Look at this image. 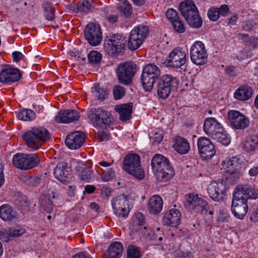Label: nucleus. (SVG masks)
<instances>
[{
    "mask_svg": "<svg viewBox=\"0 0 258 258\" xmlns=\"http://www.w3.org/2000/svg\"><path fill=\"white\" fill-rule=\"evenodd\" d=\"M45 18L49 21L55 19V10L51 3L45 2L42 4Z\"/></svg>",
    "mask_w": 258,
    "mask_h": 258,
    "instance_id": "e433bc0d",
    "label": "nucleus"
},
{
    "mask_svg": "<svg viewBox=\"0 0 258 258\" xmlns=\"http://www.w3.org/2000/svg\"><path fill=\"white\" fill-rule=\"evenodd\" d=\"M181 213L178 209H171L163 217V224L170 227H176L180 222Z\"/></svg>",
    "mask_w": 258,
    "mask_h": 258,
    "instance_id": "393cba45",
    "label": "nucleus"
},
{
    "mask_svg": "<svg viewBox=\"0 0 258 258\" xmlns=\"http://www.w3.org/2000/svg\"><path fill=\"white\" fill-rule=\"evenodd\" d=\"M17 117L20 120L31 121L35 118V113L31 109H23L18 113Z\"/></svg>",
    "mask_w": 258,
    "mask_h": 258,
    "instance_id": "37998d69",
    "label": "nucleus"
},
{
    "mask_svg": "<svg viewBox=\"0 0 258 258\" xmlns=\"http://www.w3.org/2000/svg\"><path fill=\"white\" fill-rule=\"evenodd\" d=\"M143 43V41L136 35L135 31H131L128 40V48L132 51L137 49Z\"/></svg>",
    "mask_w": 258,
    "mask_h": 258,
    "instance_id": "c9c22d12",
    "label": "nucleus"
},
{
    "mask_svg": "<svg viewBox=\"0 0 258 258\" xmlns=\"http://www.w3.org/2000/svg\"><path fill=\"white\" fill-rule=\"evenodd\" d=\"M233 194L238 195L239 196H241L242 198H245L246 201L248 199H258V192L255 191L251 185L247 184L238 185Z\"/></svg>",
    "mask_w": 258,
    "mask_h": 258,
    "instance_id": "b1692460",
    "label": "nucleus"
},
{
    "mask_svg": "<svg viewBox=\"0 0 258 258\" xmlns=\"http://www.w3.org/2000/svg\"><path fill=\"white\" fill-rule=\"evenodd\" d=\"M49 131L42 126H36L27 131L23 135V139L29 148L36 150L50 138Z\"/></svg>",
    "mask_w": 258,
    "mask_h": 258,
    "instance_id": "7ed1b4c3",
    "label": "nucleus"
},
{
    "mask_svg": "<svg viewBox=\"0 0 258 258\" xmlns=\"http://www.w3.org/2000/svg\"><path fill=\"white\" fill-rule=\"evenodd\" d=\"M115 176L114 171L112 168H109L107 171L103 172L101 178L103 181H108Z\"/></svg>",
    "mask_w": 258,
    "mask_h": 258,
    "instance_id": "13d9d810",
    "label": "nucleus"
},
{
    "mask_svg": "<svg viewBox=\"0 0 258 258\" xmlns=\"http://www.w3.org/2000/svg\"><path fill=\"white\" fill-rule=\"evenodd\" d=\"M142 253L140 247L135 245H129L126 249V258H142Z\"/></svg>",
    "mask_w": 258,
    "mask_h": 258,
    "instance_id": "ea45409f",
    "label": "nucleus"
},
{
    "mask_svg": "<svg viewBox=\"0 0 258 258\" xmlns=\"http://www.w3.org/2000/svg\"><path fill=\"white\" fill-rule=\"evenodd\" d=\"M179 10L188 25L194 28L199 29L203 25V20L194 2L185 0L181 2Z\"/></svg>",
    "mask_w": 258,
    "mask_h": 258,
    "instance_id": "20e7f679",
    "label": "nucleus"
},
{
    "mask_svg": "<svg viewBox=\"0 0 258 258\" xmlns=\"http://www.w3.org/2000/svg\"><path fill=\"white\" fill-rule=\"evenodd\" d=\"M114 214L119 217L125 218L126 217L130 212V208L128 207H121L118 210L113 209Z\"/></svg>",
    "mask_w": 258,
    "mask_h": 258,
    "instance_id": "6e6d98bb",
    "label": "nucleus"
},
{
    "mask_svg": "<svg viewBox=\"0 0 258 258\" xmlns=\"http://www.w3.org/2000/svg\"><path fill=\"white\" fill-rule=\"evenodd\" d=\"M172 25L177 33H183L185 31L184 23L180 19L172 23Z\"/></svg>",
    "mask_w": 258,
    "mask_h": 258,
    "instance_id": "5fc2aeb1",
    "label": "nucleus"
},
{
    "mask_svg": "<svg viewBox=\"0 0 258 258\" xmlns=\"http://www.w3.org/2000/svg\"><path fill=\"white\" fill-rule=\"evenodd\" d=\"M85 134L81 131H76L68 135L65 140L66 146L71 150L80 148L85 142Z\"/></svg>",
    "mask_w": 258,
    "mask_h": 258,
    "instance_id": "412c9836",
    "label": "nucleus"
},
{
    "mask_svg": "<svg viewBox=\"0 0 258 258\" xmlns=\"http://www.w3.org/2000/svg\"><path fill=\"white\" fill-rule=\"evenodd\" d=\"M253 91L252 88L247 85H241L235 91L234 97L242 101L247 100L252 96Z\"/></svg>",
    "mask_w": 258,
    "mask_h": 258,
    "instance_id": "c85d7f7f",
    "label": "nucleus"
},
{
    "mask_svg": "<svg viewBox=\"0 0 258 258\" xmlns=\"http://www.w3.org/2000/svg\"><path fill=\"white\" fill-rule=\"evenodd\" d=\"M184 205L188 210H198L203 215L213 214V212L210 210V206L207 202L202 197L197 194L190 193L184 196Z\"/></svg>",
    "mask_w": 258,
    "mask_h": 258,
    "instance_id": "0eeeda50",
    "label": "nucleus"
},
{
    "mask_svg": "<svg viewBox=\"0 0 258 258\" xmlns=\"http://www.w3.org/2000/svg\"><path fill=\"white\" fill-rule=\"evenodd\" d=\"M57 186L58 185L56 182H52L48 183L47 185V192L45 197L50 199V200L51 199L58 198L59 197V194L56 189Z\"/></svg>",
    "mask_w": 258,
    "mask_h": 258,
    "instance_id": "a19ab883",
    "label": "nucleus"
},
{
    "mask_svg": "<svg viewBox=\"0 0 258 258\" xmlns=\"http://www.w3.org/2000/svg\"><path fill=\"white\" fill-rule=\"evenodd\" d=\"M218 11L219 15H221L223 16H226L227 13L229 11L228 6L226 5H222L220 8H218Z\"/></svg>",
    "mask_w": 258,
    "mask_h": 258,
    "instance_id": "69168bd1",
    "label": "nucleus"
},
{
    "mask_svg": "<svg viewBox=\"0 0 258 258\" xmlns=\"http://www.w3.org/2000/svg\"><path fill=\"white\" fill-rule=\"evenodd\" d=\"M123 169L139 180L145 177L144 171L141 164L140 157L137 154H128L124 157Z\"/></svg>",
    "mask_w": 258,
    "mask_h": 258,
    "instance_id": "6e6552de",
    "label": "nucleus"
},
{
    "mask_svg": "<svg viewBox=\"0 0 258 258\" xmlns=\"http://www.w3.org/2000/svg\"><path fill=\"white\" fill-rule=\"evenodd\" d=\"M238 159L236 157H232L227 160L223 161V167L225 170L226 173H228L235 169H237L240 167V164L238 161Z\"/></svg>",
    "mask_w": 258,
    "mask_h": 258,
    "instance_id": "4c0bfd02",
    "label": "nucleus"
},
{
    "mask_svg": "<svg viewBox=\"0 0 258 258\" xmlns=\"http://www.w3.org/2000/svg\"><path fill=\"white\" fill-rule=\"evenodd\" d=\"M39 162L37 154L17 153L13 158V163L17 168L21 170H28L32 168Z\"/></svg>",
    "mask_w": 258,
    "mask_h": 258,
    "instance_id": "9b49d317",
    "label": "nucleus"
},
{
    "mask_svg": "<svg viewBox=\"0 0 258 258\" xmlns=\"http://www.w3.org/2000/svg\"><path fill=\"white\" fill-rule=\"evenodd\" d=\"M113 94L115 100L120 99L125 94V89L120 85H115L113 87Z\"/></svg>",
    "mask_w": 258,
    "mask_h": 258,
    "instance_id": "8fccbe9b",
    "label": "nucleus"
},
{
    "mask_svg": "<svg viewBox=\"0 0 258 258\" xmlns=\"http://www.w3.org/2000/svg\"><path fill=\"white\" fill-rule=\"evenodd\" d=\"M163 139V131L162 130H159L155 132L153 137V141L154 143L157 144L160 143Z\"/></svg>",
    "mask_w": 258,
    "mask_h": 258,
    "instance_id": "052dcab7",
    "label": "nucleus"
},
{
    "mask_svg": "<svg viewBox=\"0 0 258 258\" xmlns=\"http://www.w3.org/2000/svg\"><path fill=\"white\" fill-rule=\"evenodd\" d=\"M218 12V8H213L210 9L208 12V16L210 20L213 21H217L220 16Z\"/></svg>",
    "mask_w": 258,
    "mask_h": 258,
    "instance_id": "4d7b16f0",
    "label": "nucleus"
},
{
    "mask_svg": "<svg viewBox=\"0 0 258 258\" xmlns=\"http://www.w3.org/2000/svg\"><path fill=\"white\" fill-rule=\"evenodd\" d=\"M131 31H135L136 35H138L143 41L149 35V28L147 26L140 25L135 27Z\"/></svg>",
    "mask_w": 258,
    "mask_h": 258,
    "instance_id": "c03bdc74",
    "label": "nucleus"
},
{
    "mask_svg": "<svg viewBox=\"0 0 258 258\" xmlns=\"http://www.w3.org/2000/svg\"><path fill=\"white\" fill-rule=\"evenodd\" d=\"M250 219L253 222L258 221V208L251 214Z\"/></svg>",
    "mask_w": 258,
    "mask_h": 258,
    "instance_id": "774afa93",
    "label": "nucleus"
},
{
    "mask_svg": "<svg viewBox=\"0 0 258 258\" xmlns=\"http://www.w3.org/2000/svg\"><path fill=\"white\" fill-rule=\"evenodd\" d=\"M153 172L160 182H166L174 175V172L169 159L161 154H155L151 163Z\"/></svg>",
    "mask_w": 258,
    "mask_h": 258,
    "instance_id": "f257e3e1",
    "label": "nucleus"
},
{
    "mask_svg": "<svg viewBox=\"0 0 258 258\" xmlns=\"http://www.w3.org/2000/svg\"><path fill=\"white\" fill-rule=\"evenodd\" d=\"M71 7L76 13H78L79 12L85 13H91L94 9V6L88 0L80 1L76 5H72Z\"/></svg>",
    "mask_w": 258,
    "mask_h": 258,
    "instance_id": "473e14b6",
    "label": "nucleus"
},
{
    "mask_svg": "<svg viewBox=\"0 0 258 258\" xmlns=\"http://www.w3.org/2000/svg\"><path fill=\"white\" fill-rule=\"evenodd\" d=\"M92 93L98 100L102 101L107 98L108 91L106 89L101 87L99 84H96L95 85L94 91H92Z\"/></svg>",
    "mask_w": 258,
    "mask_h": 258,
    "instance_id": "79ce46f5",
    "label": "nucleus"
},
{
    "mask_svg": "<svg viewBox=\"0 0 258 258\" xmlns=\"http://www.w3.org/2000/svg\"><path fill=\"white\" fill-rule=\"evenodd\" d=\"M80 113L76 110H61L58 112L55 117L58 123H67L78 120Z\"/></svg>",
    "mask_w": 258,
    "mask_h": 258,
    "instance_id": "5701e85b",
    "label": "nucleus"
},
{
    "mask_svg": "<svg viewBox=\"0 0 258 258\" xmlns=\"http://www.w3.org/2000/svg\"><path fill=\"white\" fill-rule=\"evenodd\" d=\"M205 134L224 146L230 143V138L222 125L214 117L205 119L203 125Z\"/></svg>",
    "mask_w": 258,
    "mask_h": 258,
    "instance_id": "f03ea898",
    "label": "nucleus"
},
{
    "mask_svg": "<svg viewBox=\"0 0 258 258\" xmlns=\"http://www.w3.org/2000/svg\"><path fill=\"white\" fill-rule=\"evenodd\" d=\"M13 60L16 62L19 61L24 57L22 53L19 51H14L12 53Z\"/></svg>",
    "mask_w": 258,
    "mask_h": 258,
    "instance_id": "0e129e2a",
    "label": "nucleus"
},
{
    "mask_svg": "<svg viewBox=\"0 0 258 258\" xmlns=\"http://www.w3.org/2000/svg\"><path fill=\"white\" fill-rule=\"evenodd\" d=\"M21 78L19 70L10 66L3 69L0 73V82L5 84H11L19 81Z\"/></svg>",
    "mask_w": 258,
    "mask_h": 258,
    "instance_id": "aec40b11",
    "label": "nucleus"
},
{
    "mask_svg": "<svg viewBox=\"0 0 258 258\" xmlns=\"http://www.w3.org/2000/svg\"><path fill=\"white\" fill-rule=\"evenodd\" d=\"M133 103L129 102L126 104L116 105L115 110L119 114V119L125 121L131 119L132 113Z\"/></svg>",
    "mask_w": 258,
    "mask_h": 258,
    "instance_id": "c756f323",
    "label": "nucleus"
},
{
    "mask_svg": "<svg viewBox=\"0 0 258 258\" xmlns=\"http://www.w3.org/2000/svg\"><path fill=\"white\" fill-rule=\"evenodd\" d=\"M126 42L125 38L122 34L110 33L105 37L104 47L109 55L117 57L124 53Z\"/></svg>",
    "mask_w": 258,
    "mask_h": 258,
    "instance_id": "39448f33",
    "label": "nucleus"
},
{
    "mask_svg": "<svg viewBox=\"0 0 258 258\" xmlns=\"http://www.w3.org/2000/svg\"><path fill=\"white\" fill-rule=\"evenodd\" d=\"M186 54L182 48L177 47L173 49L165 59L164 63L166 66L174 68H179L186 62Z\"/></svg>",
    "mask_w": 258,
    "mask_h": 258,
    "instance_id": "2eb2a0df",
    "label": "nucleus"
},
{
    "mask_svg": "<svg viewBox=\"0 0 258 258\" xmlns=\"http://www.w3.org/2000/svg\"><path fill=\"white\" fill-rule=\"evenodd\" d=\"M24 182L28 185L36 186L38 185L41 181V178L36 176H25L23 178Z\"/></svg>",
    "mask_w": 258,
    "mask_h": 258,
    "instance_id": "09e8293b",
    "label": "nucleus"
},
{
    "mask_svg": "<svg viewBox=\"0 0 258 258\" xmlns=\"http://www.w3.org/2000/svg\"><path fill=\"white\" fill-rule=\"evenodd\" d=\"M163 208V200L158 195H154L148 201L147 209L152 215H158Z\"/></svg>",
    "mask_w": 258,
    "mask_h": 258,
    "instance_id": "cd10ccee",
    "label": "nucleus"
},
{
    "mask_svg": "<svg viewBox=\"0 0 258 258\" xmlns=\"http://www.w3.org/2000/svg\"><path fill=\"white\" fill-rule=\"evenodd\" d=\"M173 148L177 153L183 155L188 153L190 149V145L186 139L177 136L174 139Z\"/></svg>",
    "mask_w": 258,
    "mask_h": 258,
    "instance_id": "7c9ffc66",
    "label": "nucleus"
},
{
    "mask_svg": "<svg viewBox=\"0 0 258 258\" xmlns=\"http://www.w3.org/2000/svg\"><path fill=\"white\" fill-rule=\"evenodd\" d=\"M84 33L85 39L90 45L97 46L102 41V32L98 24L93 22L88 23L85 27Z\"/></svg>",
    "mask_w": 258,
    "mask_h": 258,
    "instance_id": "4468645a",
    "label": "nucleus"
},
{
    "mask_svg": "<svg viewBox=\"0 0 258 258\" xmlns=\"http://www.w3.org/2000/svg\"><path fill=\"white\" fill-rule=\"evenodd\" d=\"M243 148L247 152L258 149V134L247 137L243 144Z\"/></svg>",
    "mask_w": 258,
    "mask_h": 258,
    "instance_id": "72a5a7b5",
    "label": "nucleus"
},
{
    "mask_svg": "<svg viewBox=\"0 0 258 258\" xmlns=\"http://www.w3.org/2000/svg\"><path fill=\"white\" fill-rule=\"evenodd\" d=\"M41 205L43 209L48 213H50L53 210V204L50 199L42 197L41 200Z\"/></svg>",
    "mask_w": 258,
    "mask_h": 258,
    "instance_id": "3c124183",
    "label": "nucleus"
},
{
    "mask_svg": "<svg viewBox=\"0 0 258 258\" xmlns=\"http://www.w3.org/2000/svg\"><path fill=\"white\" fill-rule=\"evenodd\" d=\"M179 81L171 75H163L156 83L157 94L160 99H167L171 92L177 90Z\"/></svg>",
    "mask_w": 258,
    "mask_h": 258,
    "instance_id": "423d86ee",
    "label": "nucleus"
},
{
    "mask_svg": "<svg viewBox=\"0 0 258 258\" xmlns=\"http://www.w3.org/2000/svg\"><path fill=\"white\" fill-rule=\"evenodd\" d=\"M136 71V64L133 62L120 63L116 70L119 82L124 85H130Z\"/></svg>",
    "mask_w": 258,
    "mask_h": 258,
    "instance_id": "f8f14e48",
    "label": "nucleus"
},
{
    "mask_svg": "<svg viewBox=\"0 0 258 258\" xmlns=\"http://www.w3.org/2000/svg\"><path fill=\"white\" fill-rule=\"evenodd\" d=\"M0 217L5 221H16L19 218V214L12 207L4 204L0 207Z\"/></svg>",
    "mask_w": 258,
    "mask_h": 258,
    "instance_id": "a878e982",
    "label": "nucleus"
},
{
    "mask_svg": "<svg viewBox=\"0 0 258 258\" xmlns=\"http://www.w3.org/2000/svg\"><path fill=\"white\" fill-rule=\"evenodd\" d=\"M248 206L245 198H242L238 195L233 194L231 211L234 216L239 219H243L246 215Z\"/></svg>",
    "mask_w": 258,
    "mask_h": 258,
    "instance_id": "a211bd4d",
    "label": "nucleus"
},
{
    "mask_svg": "<svg viewBox=\"0 0 258 258\" xmlns=\"http://www.w3.org/2000/svg\"><path fill=\"white\" fill-rule=\"evenodd\" d=\"M226 187L223 182L213 183L208 188L209 197L215 202L222 201L226 192Z\"/></svg>",
    "mask_w": 258,
    "mask_h": 258,
    "instance_id": "4be33fe9",
    "label": "nucleus"
},
{
    "mask_svg": "<svg viewBox=\"0 0 258 258\" xmlns=\"http://www.w3.org/2000/svg\"><path fill=\"white\" fill-rule=\"evenodd\" d=\"M166 16L171 24L180 19L177 11L173 9H168L166 12Z\"/></svg>",
    "mask_w": 258,
    "mask_h": 258,
    "instance_id": "603ef678",
    "label": "nucleus"
},
{
    "mask_svg": "<svg viewBox=\"0 0 258 258\" xmlns=\"http://www.w3.org/2000/svg\"><path fill=\"white\" fill-rule=\"evenodd\" d=\"M137 220L135 222L137 225H139L140 226L139 228H137L136 230L137 231H140L142 229V226H144L145 225V217L143 214L141 213H139L137 215L136 217Z\"/></svg>",
    "mask_w": 258,
    "mask_h": 258,
    "instance_id": "680f3d73",
    "label": "nucleus"
},
{
    "mask_svg": "<svg viewBox=\"0 0 258 258\" xmlns=\"http://www.w3.org/2000/svg\"><path fill=\"white\" fill-rule=\"evenodd\" d=\"M237 37L246 46L255 49L258 47V38L249 36L247 34H238Z\"/></svg>",
    "mask_w": 258,
    "mask_h": 258,
    "instance_id": "f704fd0d",
    "label": "nucleus"
},
{
    "mask_svg": "<svg viewBox=\"0 0 258 258\" xmlns=\"http://www.w3.org/2000/svg\"><path fill=\"white\" fill-rule=\"evenodd\" d=\"M123 251V247L121 242H114L108 247L105 255L111 258H120Z\"/></svg>",
    "mask_w": 258,
    "mask_h": 258,
    "instance_id": "2f4dec72",
    "label": "nucleus"
},
{
    "mask_svg": "<svg viewBox=\"0 0 258 258\" xmlns=\"http://www.w3.org/2000/svg\"><path fill=\"white\" fill-rule=\"evenodd\" d=\"M89 63L91 64L99 63L102 58V54L98 51L91 50L88 54Z\"/></svg>",
    "mask_w": 258,
    "mask_h": 258,
    "instance_id": "49530a36",
    "label": "nucleus"
},
{
    "mask_svg": "<svg viewBox=\"0 0 258 258\" xmlns=\"http://www.w3.org/2000/svg\"><path fill=\"white\" fill-rule=\"evenodd\" d=\"M118 10L124 16L127 17L132 13V7L127 0H123L118 6Z\"/></svg>",
    "mask_w": 258,
    "mask_h": 258,
    "instance_id": "a18cd8bd",
    "label": "nucleus"
},
{
    "mask_svg": "<svg viewBox=\"0 0 258 258\" xmlns=\"http://www.w3.org/2000/svg\"><path fill=\"white\" fill-rule=\"evenodd\" d=\"M197 146L200 156L203 160L211 159L216 153L214 144L206 137L199 138L198 139Z\"/></svg>",
    "mask_w": 258,
    "mask_h": 258,
    "instance_id": "dca6fc26",
    "label": "nucleus"
},
{
    "mask_svg": "<svg viewBox=\"0 0 258 258\" xmlns=\"http://www.w3.org/2000/svg\"><path fill=\"white\" fill-rule=\"evenodd\" d=\"M53 175L56 179L66 184L71 178V168L68 163L59 162L53 170Z\"/></svg>",
    "mask_w": 258,
    "mask_h": 258,
    "instance_id": "6ab92c4d",
    "label": "nucleus"
},
{
    "mask_svg": "<svg viewBox=\"0 0 258 258\" xmlns=\"http://www.w3.org/2000/svg\"><path fill=\"white\" fill-rule=\"evenodd\" d=\"M239 168L235 169V170L226 173L227 174L226 175L227 179L232 184H235L241 175Z\"/></svg>",
    "mask_w": 258,
    "mask_h": 258,
    "instance_id": "de8ad7c7",
    "label": "nucleus"
},
{
    "mask_svg": "<svg viewBox=\"0 0 258 258\" xmlns=\"http://www.w3.org/2000/svg\"><path fill=\"white\" fill-rule=\"evenodd\" d=\"M9 231L6 233L4 231H0V239L5 242H8L9 241Z\"/></svg>",
    "mask_w": 258,
    "mask_h": 258,
    "instance_id": "338daca9",
    "label": "nucleus"
},
{
    "mask_svg": "<svg viewBox=\"0 0 258 258\" xmlns=\"http://www.w3.org/2000/svg\"><path fill=\"white\" fill-rule=\"evenodd\" d=\"M88 116L94 124L102 128H106L112 122L110 112L101 108L91 109Z\"/></svg>",
    "mask_w": 258,
    "mask_h": 258,
    "instance_id": "9d476101",
    "label": "nucleus"
},
{
    "mask_svg": "<svg viewBox=\"0 0 258 258\" xmlns=\"http://www.w3.org/2000/svg\"><path fill=\"white\" fill-rule=\"evenodd\" d=\"M96 139L100 142L107 141L109 139V135L103 131L98 132L96 134Z\"/></svg>",
    "mask_w": 258,
    "mask_h": 258,
    "instance_id": "bf43d9fd",
    "label": "nucleus"
},
{
    "mask_svg": "<svg viewBox=\"0 0 258 258\" xmlns=\"http://www.w3.org/2000/svg\"><path fill=\"white\" fill-rule=\"evenodd\" d=\"M113 209H119L121 207H128V198L126 196L119 195L112 201Z\"/></svg>",
    "mask_w": 258,
    "mask_h": 258,
    "instance_id": "58836bf2",
    "label": "nucleus"
},
{
    "mask_svg": "<svg viewBox=\"0 0 258 258\" xmlns=\"http://www.w3.org/2000/svg\"><path fill=\"white\" fill-rule=\"evenodd\" d=\"M227 123L234 130H244L250 125V120L240 112L231 110L227 114Z\"/></svg>",
    "mask_w": 258,
    "mask_h": 258,
    "instance_id": "ddd939ff",
    "label": "nucleus"
},
{
    "mask_svg": "<svg viewBox=\"0 0 258 258\" xmlns=\"http://www.w3.org/2000/svg\"><path fill=\"white\" fill-rule=\"evenodd\" d=\"M160 75V69L154 63L147 64L143 68L141 81L146 91H151Z\"/></svg>",
    "mask_w": 258,
    "mask_h": 258,
    "instance_id": "1a4fd4ad",
    "label": "nucleus"
},
{
    "mask_svg": "<svg viewBox=\"0 0 258 258\" xmlns=\"http://www.w3.org/2000/svg\"><path fill=\"white\" fill-rule=\"evenodd\" d=\"M190 54L192 62L197 65L201 66L207 62L208 55L201 41L195 42L190 48Z\"/></svg>",
    "mask_w": 258,
    "mask_h": 258,
    "instance_id": "f3484780",
    "label": "nucleus"
},
{
    "mask_svg": "<svg viewBox=\"0 0 258 258\" xmlns=\"http://www.w3.org/2000/svg\"><path fill=\"white\" fill-rule=\"evenodd\" d=\"M226 73L231 77H235L238 74L236 68L233 66H229L225 69Z\"/></svg>",
    "mask_w": 258,
    "mask_h": 258,
    "instance_id": "e2e57ef3",
    "label": "nucleus"
},
{
    "mask_svg": "<svg viewBox=\"0 0 258 258\" xmlns=\"http://www.w3.org/2000/svg\"><path fill=\"white\" fill-rule=\"evenodd\" d=\"M25 230L20 227H11L9 229V235L11 237H17L23 234Z\"/></svg>",
    "mask_w": 258,
    "mask_h": 258,
    "instance_id": "864d4df0",
    "label": "nucleus"
},
{
    "mask_svg": "<svg viewBox=\"0 0 258 258\" xmlns=\"http://www.w3.org/2000/svg\"><path fill=\"white\" fill-rule=\"evenodd\" d=\"M77 174L83 181L89 182L95 177V171L91 167H86L83 164H79L76 167Z\"/></svg>",
    "mask_w": 258,
    "mask_h": 258,
    "instance_id": "bb28decb",
    "label": "nucleus"
}]
</instances>
